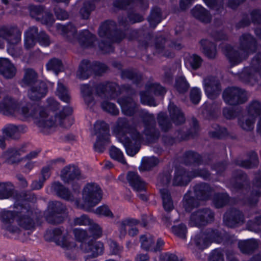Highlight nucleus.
<instances>
[{"label": "nucleus", "mask_w": 261, "mask_h": 261, "mask_svg": "<svg viewBox=\"0 0 261 261\" xmlns=\"http://www.w3.org/2000/svg\"><path fill=\"white\" fill-rule=\"evenodd\" d=\"M205 231L210 244L213 242L220 243L223 241H227L229 238V234L225 231L218 229L207 228Z\"/></svg>", "instance_id": "nucleus-34"}, {"label": "nucleus", "mask_w": 261, "mask_h": 261, "mask_svg": "<svg viewBox=\"0 0 261 261\" xmlns=\"http://www.w3.org/2000/svg\"><path fill=\"white\" fill-rule=\"evenodd\" d=\"M215 219V213L210 208L205 207L193 212L190 216L189 225L200 227L212 223Z\"/></svg>", "instance_id": "nucleus-10"}, {"label": "nucleus", "mask_w": 261, "mask_h": 261, "mask_svg": "<svg viewBox=\"0 0 261 261\" xmlns=\"http://www.w3.org/2000/svg\"><path fill=\"white\" fill-rule=\"evenodd\" d=\"M248 160L234 161V163L241 167L249 169L256 166L258 163L257 154L254 151H250L248 153Z\"/></svg>", "instance_id": "nucleus-40"}, {"label": "nucleus", "mask_w": 261, "mask_h": 261, "mask_svg": "<svg viewBox=\"0 0 261 261\" xmlns=\"http://www.w3.org/2000/svg\"><path fill=\"white\" fill-rule=\"evenodd\" d=\"M95 40V36L87 30H84L80 32L77 37V41L81 46L84 47L92 46Z\"/></svg>", "instance_id": "nucleus-42"}, {"label": "nucleus", "mask_w": 261, "mask_h": 261, "mask_svg": "<svg viewBox=\"0 0 261 261\" xmlns=\"http://www.w3.org/2000/svg\"><path fill=\"white\" fill-rule=\"evenodd\" d=\"M51 190L61 199L69 201H73L74 200V197L70 190L59 181L53 182Z\"/></svg>", "instance_id": "nucleus-26"}, {"label": "nucleus", "mask_w": 261, "mask_h": 261, "mask_svg": "<svg viewBox=\"0 0 261 261\" xmlns=\"http://www.w3.org/2000/svg\"><path fill=\"white\" fill-rule=\"evenodd\" d=\"M194 242L195 246L199 249H204L210 244L205 231L197 234L194 238Z\"/></svg>", "instance_id": "nucleus-49"}, {"label": "nucleus", "mask_w": 261, "mask_h": 261, "mask_svg": "<svg viewBox=\"0 0 261 261\" xmlns=\"http://www.w3.org/2000/svg\"><path fill=\"white\" fill-rule=\"evenodd\" d=\"M21 32L16 25H0V48H4L5 41L10 46L18 44L21 41Z\"/></svg>", "instance_id": "nucleus-7"}, {"label": "nucleus", "mask_w": 261, "mask_h": 261, "mask_svg": "<svg viewBox=\"0 0 261 261\" xmlns=\"http://www.w3.org/2000/svg\"><path fill=\"white\" fill-rule=\"evenodd\" d=\"M192 178L191 173L185 169L177 168L174 172L172 185L174 186H185L191 181Z\"/></svg>", "instance_id": "nucleus-27"}, {"label": "nucleus", "mask_w": 261, "mask_h": 261, "mask_svg": "<svg viewBox=\"0 0 261 261\" xmlns=\"http://www.w3.org/2000/svg\"><path fill=\"white\" fill-rule=\"evenodd\" d=\"M248 114L254 118L261 116V102L257 100H253L249 102L247 107Z\"/></svg>", "instance_id": "nucleus-52"}, {"label": "nucleus", "mask_w": 261, "mask_h": 261, "mask_svg": "<svg viewBox=\"0 0 261 261\" xmlns=\"http://www.w3.org/2000/svg\"><path fill=\"white\" fill-rule=\"evenodd\" d=\"M139 223V221L134 219H126L117 222L120 232L119 237L123 238L126 234V226H133Z\"/></svg>", "instance_id": "nucleus-53"}, {"label": "nucleus", "mask_w": 261, "mask_h": 261, "mask_svg": "<svg viewBox=\"0 0 261 261\" xmlns=\"http://www.w3.org/2000/svg\"><path fill=\"white\" fill-rule=\"evenodd\" d=\"M14 207L16 209V222L21 228L25 230L34 228L36 213L30 205H24L15 202Z\"/></svg>", "instance_id": "nucleus-5"}, {"label": "nucleus", "mask_w": 261, "mask_h": 261, "mask_svg": "<svg viewBox=\"0 0 261 261\" xmlns=\"http://www.w3.org/2000/svg\"><path fill=\"white\" fill-rule=\"evenodd\" d=\"M160 193L164 210L167 212H170L173 209L174 206L170 192L167 189H160Z\"/></svg>", "instance_id": "nucleus-48"}, {"label": "nucleus", "mask_w": 261, "mask_h": 261, "mask_svg": "<svg viewBox=\"0 0 261 261\" xmlns=\"http://www.w3.org/2000/svg\"><path fill=\"white\" fill-rule=\"evenodd\" d=\"M239 49L246 55L249 56L255 53L258 48L256 38L249 33H244L239 38Z\"/></svg>", "instance_id": "nucleus-15"}, {"label": "nucleus", "mask_w": 261, "mask_h": 261, "mask_svg": "<svg viewBox=\"0 0 261 261\" xmlns=\"http://www.w3.org/2000/svg\"><path fill=\"white\" fill-rule=\"evenodd\" d=\"M229 200V196L226 193H218L214 195L213 203L217 208H221L226 205L228 203Z\"/></svg>", "instance_id": "nucleus-54"}, {"label": "nucleus", "mask_w": 261, "mask_h": 261, "mask_svg": "<svg viewBox=\"0 0 261 261\" xmlns=\"http://www.w3.org/2000/svg\"><path fill=\"white\" fill-rule=\"evenodd\" d=\"M127 180L134 190L138 192H145L146 183L141 179L137 173L130 171L126 176Z\"/></svg>", "instance_id": "nucleus-30"}, {"label": "nucleus", "mask_w": 261, "mask_h": 261, "mask_svg": "<svg viewBox=\"0 0 261 261\" xmlns=\"http://www.w3.org/2000/svg\"><path fill=\"white\" fill-rule=\"evenodd\" d=\"M56 94L64 102L69 103L71 96L67 86L61 81H59L57 85Z\"/></svg>", "instance_id": "nucleus-47"}, {"label": "nucleus", "mask_w": 261, "mask_h": 261, "mask_svg": "<svg viewBox=\"0 0 261 261\" xmlns=\"http://www.w3.org/2000/svg\"><path fill=\"white\" fill-rule=\"evenodd\" d=\"M60 176L65 184H72L75 180L82 178L80 169L73 165L65 166L61 170Z\"/></svg>", "instance_id": "nucleus-18"}, {"label": "nucleus", "mask_w": 261, "mask_h": 261, "mask_svg": "<svg viewBox=\"0 0 261 261\" xmlns=\"http://www.w3.org/2000/svg\"><path fill=\"white\" fill-rule=\"evenodd\" d=\"M22 151L19 149L10 148L3 152L2 157L5 160V162L9 165H18L22 159L20 158Z\"/></svg>", "instance_id": "nucleus-31"}, {"label": "nucleus", "mask_w": 261, "mask_h": 261, "mask_svg": "<svg viewBox=\"0 0 261 261\" xmlns=\"http://www.w3.org/2000/svg\"><path fill=\"white\" fill-rule=\"evenodd\" d=\"M57 29L61 32L64 38L68 42L74 43L77 41V30L76 27L71 23L66 25L58 24Z\"/></svg>", "instance_id": "nucleus-28"}, {"label": "nucleus", "mask_w": 261, "mask_h": 261, "mask_svg": "<svg viewBox=\"0 0 261 261\" xmlns=\"http://www.w3.org/2000/svg\"><path fill=\"white\" fill-rule=\"evenodd\" d=\"M257 73L261 77V53L256 54L252 59L249 66L244 67L235 76L241 82L253 85L257 82Z\"/></svg>", "instance_id": "nucleus-6"}, {"label": "nucleus", "mask_w": 261, "mask_h": 261, "mask_svg": "<svg viewBox=\"0 0 261 261\" xmlns=\"http://www.w3.org/2000/svg\"><path fill=\"white\" fill-rule=\"evenodd\" d=\"M212 127L214 130L209 132L211 137L220 139L224 137L227 133L226 128L221 127L217 124H213Z\"/></svg>", "instance_id": "nucleus-64"}, {"label": "nucleus", "mask_w": 261, "mask_h": 261, "mask_svg": "<svg viewBox=\"0 0 261 261\" xmlns=\"http://www.w3.org/2000/svg\"><path fill=\"white\" fill-rule=\"evenodd\" d=\"M110 156L114 160L118 161L123 165H126L127 162L124 159L123 152L118 148L112 146L110 149Z\"/></svg>", "instance_id": "nucleus-62"}, {"label": "nucleus", "mask_w": 261, "mask_h": 261, "mask_svg": "<svg viewBox=\"0 0 261 261\" xmlns=\"http://www.w3.org/2000/svg\"><path fill=\"white\" fill-rule=\"evenodd\" d=\"M223 52L231 66H234L248 59V56L239 49L235 48L230 45L223 47Z\"/></svg>", "instance_id": "nucleus-14"}, {"label": "nucleus", "mask_w": 261, "mask_h": 261, "mask_svg": "<svg viewBox=\"0 0 261 261\" xmlns=\"http://www.w3.org/2000/svg\"><path fill=\"white\" fill-rule=\"evenodd\" d=\"M157 119L159 125L162 131L167 132L172 128V123L165 113L160 112L158 114Z\"/></svg>", "instance_id": "nucleus-51"}, {"label": "nucleus", "mask_w": 261, "mask_h": 261, "mask_svg": "<svg viewBox=\"0 0 261 261\" xmlns=\"http://www.w3.org/2000/svg\"><path fill=\"white\" fill-rule=\"evenodd\" d=\"M244 222V216L242 212L236 208L227 211L223 216V223L228 227L233 228Z\"/></svg>", "instance_id": "nucleus-16"}, {"label": "nucleus", "mask_w": 261, "mask_h": 261, "mask_svg": "<svg viewBox=\"0 0 261 261\" xmlns=\"http://www.w3.org/2000/svg\"><path fill=\"white\" fill-rule=\"evenodd\" d=\"M117 101L121 106L122 113L125 115L132 116L136 113L137 105L132 97L123 96L118 98Z\"/></svg>", "instance_id": "nucleus-24"}, {"label": "nucleus", "mask_w": 261, "mask_h": 261, "mask_svg": "<svg viewBox=\"0 0 261 261\" xmlns=\"http://www.w3.org/2000/svg\"><path fill=\"white\" fill-rule=\"evenodd\" d=\"M66 211V207L61 202L59 201H49L48 204L46 213L63 214Z\"/></svg>", "instance_id": "nucleus-50"}, {"label": "nucleus", "mask_w": 261, "mask_h": 261, "mask_svg": "<svg viewBox=\"0 0 261 261\" xmlns=\"http://www.w3.org/2000/svg\"><path fill=\"white\" fill-rule=\"evenodd\" d=\"M38 80V74L33 69L28 68L25 70L24 74L22 80V84L23 86H29L31 87L37 82H39Z\"/></svg>", "instance_id": "nucleus-44"}, {"label": "nucleus", "mask_w": 261, "mask_h": 261, "mask_svg": "<svg viewBox=\"0 0 261 261\" xmlns=\"http://www.w3.org/2000/svg\"><path fill=\"white\" fill-rule=\"evenodd\" d=\"M121 75L122 78L131 80L133 83L136 85L139 84L142 80L141 75L132 70H122Z\"/></svg>", "instance_id": "nucleus-55"}, {"label": "nucleus", "mask_w": 261, "mask_h": 261, "mask_svg": "<svg viewBox=\"0 0 261 261\" xmlns=\"http://www.w3.org/2000/svg\"><path fill=\"white\" fill-rule=\"evenodd\" d=\"M206 95L208 98L216 99L220 94L221 86L219 80L215 76H208L203 80Z\"/></svg>", "instance_id": "nucleus-13"}, {"label": "nucleus", "mask_w": 261, "mask_h": 261, "mask_svg": "<svg viewBox=\"0 0 261 261\" xmlns=\"http://www.w3.org/2000/svg\"><path fill=\"white\" fill-rule=\"evenodd\" d=\"M25 131V125H16L13 124H8L2 129L3 134L5 136L13 140H18L20 137V134L24 133Z\"/></svg>", "instance_id": "nucleus-29"}, {"label": "nucleus", "mask_w": 261, "mask_h": 261, "mask_svg": "<svg viewBox=\"0 0 261 261\" xmlns=\"http://www.w3.org/2000/svg\"><path fill=\"white\" fill-rule=\"evenodd\" d=\"M93 73V63L88 60H83L79 65L77 77L80 79H87Z\"/></svg>", "instance_id": "nucleus-39"}, {"label": "nucleus", "mask_w": 261, "mask_h": 261, "mask_svg": "<svg viewBox=\"0 0 261 261\" xmlns=\"http://www.w3.org/2000/svg\"><path fill=\"white\" fill-rule=\"evenodd\" d=\"M222 97L227 104L231 106L242 105L248 100L249 94L245 89L238 87L232 86L226 88Z\"/></svg>", "instance_id": "nucleus-9"}, {"label": "nucleus", "mask_w": 261, "mask_h": 261, "mask_svg": "<svg viewBox=\"0 0 261 261\" xmlns=\"http://www.w3.org/2000/svg\"><path fill=\"white\" fill-rule=\"evenodd\" d=\"M95 134L97 137H100L110 138L109 126L105 121L102 120L97 121L94 125Z\"/></svg>", "instance_id": "nucleus-45"}, {"label": "nucleus", "mask_w": 261, "mask_h": 261, "mask_svg": "<svg viewBox=\"0 0 261 261\" xmlns=\"http://www.w3.org/2000/svg\"><path fill=\"white\" fill-rule=\"evenodd\" d=\"M159 163L157 158L152 156L150 158H144L142 160V164L139 168L140 170H149L155 166Z\"/></svg>", "instance_id": "nucleus-63"}, {"label": "nucleus", "mask_w": 261, "mask_h": 261, "mask_svg": "<svg viewBox=\"0 0 261 261\" xmlns=\"http://www.w3.org/2000/svg\"><path fill=\"white\" fill-rule=\"evenodd\" d=\"M192 127L187 133L182 130H178L175 133V137L177 140L180 141L182 140H188L190 137H194L197 135L199 130L198 121L196 119L193 118L192 119Z\"/></svg>", "instance_id": "nucleus-36"}, {"label": "nucleus", "mask_w": 261, "mask_h": 261, "mask_svg": "<svg viewBox=\"0 0 261 261\" xmlns=\"http://www.w3.org/2000/svg\"><path fill=\"white\" fill-rule=\"evenodd\" d=\"M18 106L17 101L9 96H6L0 101V113L7 116H13Z\"/></svg>", "instance_id": "nucleus-22"}, {"label": "nucleus", "mask_w": 261, "mask_h": 261, "mask_svg": "<svg viewBox=\"0 0 261 261\" xmlns=\"http://www.w3.org/2000/svg\"><path fill=\"white\" fill-rule=\"evenodd\" d=\"M53 233L55 242L65 250L66 257L71 260L75 259L77 248L73 239L68 235L61 236L62 230L59 228L54 229Z\"/></svg>", "instance_id": "nucleus-8"}, {"label": "nucleus", "mask_w": 261, "mask_h": 261, "mask_svg": "<svg viewBox=\"0 0 261 261\" xmlns=\"http://www.w3.org/2000/svg\"><path fill=\"white\" fill-rule=\"evenodd\" d=\"M148 21L150 25L155 28L162 20L161 10L158 7L153 8L148 17Z\"/></svg>", "instance_id": "nucleus-56"}, {"label": "nucleus", "mask_w": 261, "mask_h": 261, "mask_svg": "<svg viewBox=\"0 0 261 261\" xmlns=\"http://www.w3.org/2000/svg\"><path fill=\"white\" fill-rule=\"evenodd\" d=\"M82 249L85 252L89 253L88 257L94 258L102 254L103 245L100 242H97L91 239L88 242L82 244Z\"/></svg>", "instance_id": "nucleus-19"}, {"label": "nucleus", "mask_w": 261, "mask_h": 261, "mask_svg": "<svg viewBox=\"0 0 261 261\" xmlns=\"http://www.w3.org/2000/svg\"><path fill=\"white\" fill-rule=\"evenodd\" d=\"M200 49L204 55L210 59H214L217 56L216 45L207 39H202L199 41Z\"/></svg>", "instance_id": "nucleus-37"}, {"label": "nucleus", "mask_w": 261, "mask_h": 261, "mask_svg": "<svg viewBox=\"0 0 261 261\" xmlns=\"http://www.w3.org/2000/svg\"><path fill=\"white\" fill-rule=\"evenodd\" d=\"M144 132L147 140L149 142H154L157 140L160 136V131L155 127V126L145 127Z\"/></svg>", "instance_id": "nucleus-61"}, {"label": "nucleus", "mask_w": 261, "mask_h": 261, "mask_svg": "<svg viewBox=\"0 0 261 261\" xmlns=\"http://www.w3.org/2000/svg\"><path fill=\"white\" fill-rule=\"evenodd\" d=\"M230 184L234 189L240 190L248 187L249 180L247 174L243 171L235 170L232 173Z\"/></svg>", "instance_id": "nucleus-21"}, {"label": "nucleus", "mask_w": 261, "mask_h": 261, "mask_svg": "<svg viewBox=\"0 0 261 261\" xmlns=\"http://www.w3.org/2000/svg\"><path fill=\"white\" fill-rule=\"evenodd\" d=\"M152 93L155 95H161L166 93V90L159 84L147 83L145 85V91L140 92L141 103L149 106H156L154 98L150 95Z\"/></svg>", "instance_id": "nucleus-11"}, {"label": "nucleus", "mask_w": 261, "mask_h": 261, "mask_svg": "<svg viewBox=\"0 0 261 261\" xmlns=\"http://www.w3.org/2000/svg\"><path fill=\"white\" fill-rule=\"evenodd\" d=\"M191 192L188 191L185 195L182 200L183 207L187 212H190L194 208L199 206V202L191 195Z\"/></svg>", "instance_id": "nucleus-46"}, {"label": "nucleus", "mask_w": 261, "mask_h": 261, "mask_svg": "<svg viewBox=\"0 0 261 261\" xmlns=\"http://www.w3.org/2000/svg\"><path fill=\"white\" fill-rule=\"evenodd\" d=\"M72 113V109L69 107H65L63 111L59 114L51 115L47 113V116L46 119H49V117H53L55 123L51 126L53 127L56 124H59L63 128H68L73 123L74 120L69 117Z\"/></svg>", "instance_id": "nucleus-12"}, {"label": "nucleus", "mask_w": 261, "mask_h": 261, "mask_svg": "<svg viewBox=\"0 0 261 261\" xmlns=\"http://www.w3.org/2000/svg\"><path fill=\"white\" fill-rule=\"evenodd\" d=\"M15 186L11 181L0 182V199H9L14 195Z\"/></svg>", "instance_id": "nucleus-43"}, {"label": "nucleus", "mask_w": 261, "mask_h": 261, "mask_svg": "<svg viewBox=\"0 0 261 261\" xmlns=\"http://www.w3.org/2000/svg\"><path fill=\"white\" fill-rule=\"evenodd\" d=\"M258 243L257 240L251 239L247 240L240 241L238 243V247L241 251L244 254H251L258 247Z\"/></svg>", "instance_id": "nucleus-41"}, {"label": "nucleus", "mask_w": 261, "mask_h": 261, "mask_svg": "<svg viewBox=\"0 0 261 261\" xmlns=\"http://www.w3.org/2000/svg\"><path fill=\"white\" fill-rule=\"evenodd\" d=\"M113 6L119 9H126L139 6L142 9H147L149 4L148 0H115Z\"/></svg>", "instance_id": "nucleus-23"}, {"label": "nucleus", "mask_w": 261, "mask_h": 261, "mask_svg": "<svg viewBox=\"0 0 261 261\" xmlns=\"http://www.w3.org/2000/svg\"><path fill=\"white\" fill-rule=\"evenodd\" d=\"M194 192L196 198L199 200H206L211 196L212 188L206 183L196 184L193 187Z\"/></svg>", "instance_id": "nucleus-32"}, {"label": "nucleus", "mask_w": 261, "mask_h": 261, "mask_svg": "<svg viewBox=\"0 0 261 261\" xmlns=\"http://www.w3.org/2000/svg\"><path fill=\"white\" fill-rule=\"evenodd\" d=\"M166 39L162 36H160L155 39L154 48L155 49L154 54L160 55L167 58H172L174 57V54L171 50L165 49L164 44Z\"/></svg>", "instance_id": "nucleus-38"}, {"label": "nucleus", "mask_w": 261, "mask_h": 261, "mask_svg": "<svg viewBox=\"0 0 261 261\" xmlns=\"http://www.w3.org/2000/svg\"><path fill=\"white\" fill-rule=\"evenodd\" d=\"M81 92L85 102L90 105L93 101V89L88 84L83 85L81 86Z\"/></svg>", "instance_id": "nucleus-59"}, {"label": "nucleus", "mask_w": 261, "mask_h": 261, "mask_svg": "<svg viewBox=\"0 0 261 261\" xmlns=\"http://www.w3.org/2000/svg\"><path fill=\"white\" fill-rule=\"evenodd\" d=\"M18 112L24 118H34L37 125L40 127H51L55 123L53 117H49V119H46L47 112L36 104L27 103L18 109Z\"/></svg>", "instance_id": "nucleus-3"}, {"label": "nucleus", "mask_w": 261, "mask_h": 261, "mask_svg": "<svg viewBox=\"0 0 261 261\" xmlns=\"http://www.w3.org/2000/svg\"><path fill=\"white\" fill-rule=\"evenodd\" d=\"M114 132L118 141L123 145L128 155L133 156L139 151L142 135L127 118H119L116 122Z\"/></svg>", "instance_id": "nucleus-1"}, {"label": "nucleus", "mask_w": 261, "mask_h": 261, "mask_svg": "<svg viewBox=\"0 0 261 261\" xmlns=\"http://www.w3.org/2000/svg\"><path fill=\"white\" fill-rule=\"evenodd\" d=\"M98 35L103 38L98 46L104 54L112 52L113 48L112 44L120 42L125 36L123 31L117 29L116 22L110 20L101 24L98 30Z\"/></svg>", "instance_id": "nucleus-2"}, {"label": "nucleus", "mask_w": 261, "mask_h": 261, "mask_svg": "<svg viewBox=\"0 0 261 261\" xmlns=\"http://www.w3.org/2000/svg\"><path fill=\"white\" fill-rule=\"evenodd\" d=\"M48 91L46 83L42 81L37 82L30 87L28 92L29 98L33 101H37L44 97Z\"/></svg>", "instance_id": "nucleus-20"}, {"label": "nucleus", "mask_w": 261, "mask_h": 261, "mask_svg": "<svg viewBox=\"0 0 261 261\" xmlns=\"http://www.w3.org/2000/svg\"><path fill=\"white\" fill-rule=\"evenodd\" d=\"M117 87V84L113 82L99 84L96 87V92L102 98L114 99L118 96L116 91Z\"/></svg>", "instance_id": "nucleus-17"}, {"label": "nucleus", "mask_w": 261, "mask_h": 261, "mask_svg": "<svg viewBox=\"0 0 261 261\" xmlns=\"http://www.w3.org/2000/svg\"><path fill=\"white\" fill-rule=\"evenodd\" d=\"M169 115L172 122L176 125H180L185 122V117L180 108L170 101L168 106Z\"/></svg>", "instance_id": "nucleus-33"}, {"label": "nucleus", "mask_w": 261, "mask_h": 261, "mask_svg": "<svg viewBox=\"0 0 261 261\" xmlns=\"http://www.w3.org/2000/svg\"><path fill=\"white\" fill-rule=\"evenodd\" d=\"M175 87L179 93L184 94L188 91L190 85L185 76H180L176 79Z\"/></svg>", "instance_id": "nucleus-60"}, {"label": "nucleus", "mask_w": 261, "mask_h": 261, "mask_svg": "<svg viewBox=\"0 0 261 261\" xmlns=\"http://www.w3.org/2000/svg\"><path fill=\"white\" fill-rule=\"evenodd\" d=\"M191 12L195 18L203 23H209L212 20V16L209 11L200 5L195 6L191 10Z\"/></svg>", "instance_id": "nucleus-35"}, {"label": "nucleus", "mask_w": 261, "mask_h": 261, "mask_svg": "<svg viewBox=\"0 0 261 261\" xmlns=\"http://www.w3.org/2000/svg\"><path fill=\"white\" fill-rule=\"evenodd\" d=\"M102 195V190L99 185L94 182L88 183L83 190V203L76 200V204L79 208L89 211L101 200Z\"/></svg>", "instance_id": "nucleus-4"}, {"label": "nucleus", "mask_w": 261, "mask_h": 261, "mask_svg": "<svg viewBox=\"0 0 261 261\" xmlns=\"http://www.w3.org/2000/svg\"><path fill=\"white\" fill-rule=\"evenodd\" d=\"M139 117L141 118L145 127L151 126H156L155 117L153 115L149 113L145 110H141L139 114Z\"/></svg>", "instance_id": "nucleus-58"}, {"label": "nucleus", "mask_w": 261, "mask_h": 261, "mask_svg": "<svg viewBox=\"0 0 261 261\" xmlns=\"http://www.w3.org/2000/svg\"><path fill=\"white\" fill-rule=\"evenodd\" d=\"M95 9L94 4L90 1H85L80 10L81 18L83 19H88L92 11Z\"/></svg>", "instance_id": "nucleus-57"}, {"label": "nucleus", "mask_w": 261, "mask_h": 261, "mask_svg": "<svg viewBox=\"0 0 261 261\" xmlns=\"http://www.w3.org/2000/svg\"><path fill=\"white\" fill-rule=\"evenodd\" d=\"M183 160L186 164H191L192 163H196L197 164H208L211 160V155H204L201 156L197 152L189 150L186 151L183 154Z\"/></svg>", "instance_id": "nucleus-25"}]
</instances>
